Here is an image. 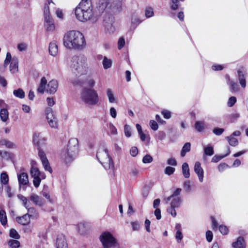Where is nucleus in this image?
<instances>
[{
    "instance_id": "f257e3e1",
    "label": "nucleus",
    "mask_w": 248,
    "mask_h": 248,
    "mask_svg": "<svg viewBox=\"0 0 248 248\" xmlns=\"http://www.w3.org/2000/svg\"><path fill=\"white\" fill-rule=\"evenodd\" d=\"M63 45L67 48L82 49L86 45L83 35L78 31H70L66 33L63 38Z\"/></svg>"
},
{
    "instance_id": "f03ea898",
    "label": "nucleus",
    "mask_w": 248,
    "mask_h": 248,
    "mask_svg": "<svg viewBox=\"0 0 248 248\" xmlns=\"http://www.w3.org/2000/svg\"><path fill=\"white\" fill-rule=\"evenodd\" d=\"M70 69L77 77L85 74L87 72V59L82 55L74 56L71 60Z\"/></svg>"
},
{
    "instance_id": "7ed1b4c3",
    "label": "nucleus",
    "mask_w": 248,
    "mask_h": 248,
    "mask_svg": "<svg viewBox=\"0 0 248 248\" xmlns=\"http://www.w3.org/2000/svg\"><path fill=\"white\" fill-rule=\"evenodd\" d=\"M90 0H81L75 9V14L80 21L84 22L90 20L92 16V10Z\"/></svg>"
},
{
    "instance_id": "20e7f679",
    "label": "nucleus",
    "mask_w": 248,
    "mask_h": 248,
    "mask_svg": "<svg viewBox=\"0 0 248 248\" xmlns=\"http://www.w3.org/2000/svg\"><path fill=\"white\" fill-rule=\"evenodd\" d=\"M78 150V141L76 138L69 140L66 149H64L61 153V157L66 163L73 160L74 157L77 155Z\"/></svg>"
},
{
    "instance_id": "39448f33",
    "label": "nucleus",
    "mask_w": 248,
    "mask_h": 248,
    "mask_svg": "<svg viewBox=\"0 0 248 248\" xmlns=\"http://www.w3.org/2000/svg\"><path fill=\"white\" fill-rule=\"evenodd\" d=\"M81 100L89 106H95L99 102V97L96 91L92 88H83L80 93Z\"/></svg>"
},
{
    "instance_id": "423d86ee",
    "label": "nucleus",
    "mask_w": 248,
    "mask_h": 248,
    "mask_svg": "<svg viewBox=\"0 0 248 248\" xmlns=\"http://www.w3.org/2000/svg\"><path fill=\"white\" fill-rule=\"evenodd\" d=\"M181 191V188H177L172 195L164 199L165 203L166 204L168 203L171 200L170 206L167 209V211L173 217L176 216V212L175 208L179 207L181 203V198L179 196Z\"/></svg>"
},
{
    "instance_id": "0eeeda50",
    "label": "nucleus",
    "mask_w": 248,
    "mask_h": 248,
    "mask_svg": "<svg viewBox=\"0 0 248 248\" xmlns=\"http://www.w3.org/2000/svg\"><path fill=\"white\" fill-rule=\"evenodd\" d=\"M96 157L106 170L113 169L114 168L113 161L106 147L99 149L96 153Z\"/></svg>"
},
{
    "instance_id": "6e6552de",
    "label": "nucleus",
    "mask_w": 248,
    "mask_h": 248,
    "mask_svg": "<svg viewBox=\"0 0 248 248\" xmlns=\"http://www.w3.org/2000/svg\"><path fill=\"white\" fill-rule=\"evenodd\" d=\"M99 240L103 248H115L118 246L116 238L108 231L102 232L99 236Z\"/></svg>"
},
{
    "instance_id": "1a4fd4ad",
    "label": "nucleus",
    "mask_w": 248,
    "mask_h": 248,
    "mask_svg": "<svg viewBox=\"0 0 248 248\" xmlns=\"http://www.w3.org/2000/svg\"><path fill=\"white\" fill-rule=\"evenodd\" d=\"M114 22V17L112 15L108 13L104 15L102 24L106 31L110 34L113 33L115 31V28L113 25Z\"/></svg>"
},
{
    "instance_id": "9d476101",
    "label": "nucleus",
    "mask_w": 248,
    "mask_h": 248,
    "mask_svg": "<svg viewBox=\"0 0 248 248\" xmlns=\"http://www.w3.org/2000/svg\"><path fill=\"white\" fill-rule=\"evenodd\" d=\"M46 139L43 137L40 132H35L33 134L32 142L33 144L37 147L38 152L42 150L46 145Z\"/></svg>"
},
{
    "instance_id": "9b49d317",
    "label": "nucleus",
    "mask_w": 248,
    "mask_h": 248,
    "mask_svg": "<svg viewBox=\"0 0 248 248\" xmlns=\"http://www.w3.org/2000/svg\"><path fill=\"white\" fill-rule=\"evenodd\" d=\"M46 119L49 125L53 128H56L58 126L57 121L53 114L51 108H48L46 110Z\"/></svg>"
},
{
    "instance_id": "f8f14e48",
    "label": "nucleus",
    "mask_w": 248,
    "mask_h": 248,
    "mask_svg": "<svg viewBox=\"0 0 248 248\" xmlns=\"http://www.w3.org/2000/svg\"><path fill=\"white\" fill-rule=\"evenodd\" d=\"M38 156L42 161V163L45 170L49 171L50 173H52V169L50 166L48 160L46 158L45 153L43 150H40L39 152H38Z\"/></svg>"
},
{
    "instance_id": "ddd939ff",
    "label": "nucleus",
    "mask_w": 248,
    "mask_h": 248,
    "mask_svg": "<svg viewBox=\"0 0 248 248\" xmlns=\"http://www.w3.org/2000/svg\"><path fill=\"white\" fill-rule=\"evenodd\" d=\"M31 176L33 178V183L35 187H38L40 184V179L39 178L40 171L36 167H32L30 171Z\"/></svg>"
},
{
    "instance_id": "4468645a",
    "label": "nucleus",
    "mask_w": 248,
    "mask_h": 248,
    "mask_svg": "<svg viewBox=\"0 0 248 248\" xmlns=\"http://www.w3.org/2000/svg\"><path fill=\"white\" fill-rule=\"evenodd\" d=\"M56 246L57 248H68L65 237L63 234H61L58 235Z\"/></svg>"
},
{
    "instance_id": "2eb2a0df",
    "label": "nucleus",
    "mask_w": 248,
    "mask_h": 248,
    "mask_svg": "<svg viewBox=\"0 0 248 248\" xmlns=\"http://www.w3.org/2000/svg\"><path fill=\"white\" fill-rule=\"evenodd\" d=\"M194 169L195 172L198 176L200 182H202L203 180V170L200 162L197 161L195 162Z\"/></svg>"
},
{
    "instance_id": "dca6fc26",
    "label": "nucleus",
    "mask_w": 248,
    "mask_h": 248,
    "mask_svg": "<svg viewBox=\"0 0 248 248\" xmlns=\"http://www.w3.org/2000/svg\"><path fill=\"white\" fill-rule=\"evenodd\" d=\"M58 87V81L56 80H52L48 82L46 91L50 94H54L57 91Z\"/></svg>"
},
{
    "instance_id": "f3484780",
    "label": "nucleus",
    "mask_w": 248,
    "mask_h": 248,
    "mask_svg": "<svg viewBox=\"0 0 248 248\" xmlns=\"http://www.w3.org/2000/svg\"><path fill=\"white\" fill-rule=\"evenodd\" d=\"M45 18V27L48 31H52L55 30V25L53 20L50 16Z\"/></svg>"
},
{
    "instance_id": "a211bd4d",
    "label": "nucleus",
    "mask_w": 248,
    "mask_h": 248,
    "mask_svg": "<svg viewBox=\"0 0 248 248\" xmlns=\"http://www.w3.org/2000/svg\"><path fill=\"white\" fill-rule=\"evenodd\" d=\"M237 72L239 83L243 88H245L246 86V73L240 69L238 70Z\"/></svg>"
},
{
    "instance_id": "6ab92c4d",
    "label": "nucleus",
    "mask_w": 248,
    "mask_h": 248,
    "mask_svg": "<svg viewBox=\"0 0 248 248\" xmlns=\"http://www.w3.org/2000/svg\"><path fill=\"white\" fill-rule=\"evenodd\" d=\"M30 199L36 205L42 206L44 204V201L36 194H31L30 197Z\"/></svg>"
},
{
    "instance_id": "aec40b11",
    "label": "nucleus",
    "mask_w": 248,
    "mask_h": 248,
    "mask_svg": "<svg viewBox=\"0 0 248 248\" xmlns=\"http://www.w3.org/2000/svg\"><path fill=\"white\" fill-rule=\"evenodd\" d=\"M31 218L28 214H26L22 217H17L16 221L22 225H27L30 222Z\"/></svg>"
},
{
    "instance_id": "412c9836",
    "label": "nucleus",
    "mask_w": 248,
    "mask_h": 248,
    "mask_svg": "<svg viewBox=\"0 0 248 248\" xmlns=\"http://www.w3.org/2000/svg\"><path fill=\"white\" fill-rule=\"evenodd\" d=\"M233 248H246V244L244 239L242 236L237 238V240L232 243Z\"/></svg>"
},
{
    "instance_id": "4be33fe9",
    "label": "nucleus",
    "mask_w": 248,
    "mask_h": 248,
    "mask_svg": "<svg viewBox=\"0 0 248 248\" xmlns=\"http://www.w3.org/2000/svg\"><path fill=\"white\" fill-rule=\"evenodd\" d=\"M19 185H27L29 183L28 175L26 173L22 172L18 175Z\"/></svg>"
},
{
    "instance_id": "5701e85b",
    "label": "nucleus",
    "mask_w": 248,
    "mask_h": 248,
    "mask_svg": "<svg viewBox=\"0 0 248 248\" xmlns=\"http://www.w3.org/2000/svg\"><path fill=\"white\" fill-rule=\"evenodd\" d=\"M18 61L16 57H13L10 65V71L12 73L18 71Z\"/></svg>"
},
{
    "instance_id": "b1692460",
    "label": "nucleus",
    "mask_w": 248,
    "mask_h": 248,
    "mask_svg": "<svg viewBox=\"0 0 248 248\" xmlns=\"http://www.w3.org/2000/svg\"><path fill=\"white\" fill-rule=\"evenodd\" d=\"M58 51V45L56 43L55 41L50 42L49 46V54L53 56H55L57 54Z\"/></svg>"
},
{
    "instance_id": "393cba45",
    "label": "nucleus",
    "mask_w": 248,
    "mask_h": 248,
    "mask_svg": "<svg viewBox=\"0 0 248 248\" xmlns=\"http://www.w3.org/2000/svg\"><path fill=\"white\" fill-rule=\"evenodd\" d=\"M0 145H4L7 148L10 149L16 148L17 147L15 143L5 139H2L0 140Z\"/></svg>"
},
{
    "instance_id": "a878e982",
    "label": "nucleus",
    "mask_w": 248,
    "mask_h": 248,
    "mask_svg": "<svg viewBox=\"0 0 248 248\" xmlns=\"http://www.w3.org/2000/svg\"><path fill=\"white\" fill-rule=\"evenodd\" d=\"M47 83V80L45 77H43L41 79L40 84L37 89L38 93L42 94L44 93L46 89V86Z\"/></svg>"
},
{
    "instance_id": "bb28decb",
    "label": "nucleus",
    "mask_w": 248,
    "mask_h": 248,
    "mask_svg": "<svg viewBox=\"0 0 248 248\" xmlns=\"http://www.w3.org/2000/svg\"><path fill=\"white\" fill-rule=\"evenodd\" d=\"M0 118L3 122H6L9 118V112L5 108L0 110Z\"/></svg>"
},
{
    "instance_id": "cd10ccee",
    "label": "nucleus",
    "mask_w": 248,
    "mask_h": 248,
    "mask_svg": "<svg viewBox=\"0 0 248 248\" xmlns=\"http://www.w3.org/2000/svg\"><path fill=\"white\" fill-rule=\"evenodd\" d=\"M182 172L184 176L186 178H188L190 177L189 169L187 163H184L182 166Z\"/></svg>"
},
{
    "instance_id": "c85d7f7f",
    "label": "nucleus",
    "mask_w": 248,
    "mask_h": 248,
    "mask_svg": "<svg viewBox=\"0 0 248 248\" xmlns=\"http://www.w3.org/2000/svg\"><path fill=\"white\" fill-rule=\"evenodd\" d=\"M191 149V144L190 142L186 143L183 146L181 152V155L184 157L186 155V153L189 152Z\"/></svg>"
},
{
    "instance_id": "c756f323",
    "label": "nucleus",
    "mask_w": 248,
    "mask_h": 248,
    "mask_svg": "<svg viewBox=\"0 0 248 248\" xmlns=\"http://www.w3.org/2000/svg\"><path fill=\"white\" fill-rule=\"evenodd\" d=\"M229 82L228 83L229 85L230 90L232 92H235L238 91V88L236 83L233 81L230 80L229 78H228Z\"/></svg>"
},
{
    "instance_id": "7c9ffc66",
    "label": "nucleus",
    "mask_w": 248,
    "mask_h": 248,
    "mask_svg": "<svg viewBox=\"0 0 248 248\" xmlns=\"http://www.w3.org/2000/svg\"><path fill=\"white\" fill-rule=\"evenodd\" d=\"M226 139L228 140L229 144L232 146H236L238 144V141L237 139L232 137V136L226 137Z\"/></svg>"
},
{
    "instance_id": "2f4dec72",
    "label": "nucleus",
    "mask_w": 248,
    "mask_h": 248,
    "mask_svg": "<svg viewBox=\"0 0 248 248\" xmlns=\"http://www.w3.org/2000/svg\"><path fill=\"white\" fill-rule=\"evenodd\" d=\"M14 95L16 97L22 99L25 97V93L22 89L19 88L15 90L13 92Z\"/></svg>"
},
{
    "instance_id": "473e14b6",
    "label": "nucleus",
    "mask_w": 248,
    "mask_h": 248,
    "mask_svg": "<svg viewBox=\"0 0 248 248\" xmlns=\"http://www.w3.org/2000/svg\"><path fill=\"white\" fill-rule=\"evenodd\" d=\"M0 220L2 225H5L7 223V217L6 212L3 210L0 211Z\"/></svg>"
},
{
    "instance_id": "72a5a7b5",
    "label": "nucleus",
    "mask_w": 248,
    "mask_h": 248,
    "mask_svg": "<svg viewBox=\"0 0 248 248\" xmlns=\"http://www.w3.org/2000/svg\"><path fill=\"white\" fill-rule=\"evenodd\" d=\"M204 123L201 121H196L195 124V128L199 132H202L204 129Z\"/></svg>"
},
{
    "instance_id": "f704fd0d",
    "label": "nucleus",
    "mask_w": 248,
    "mask_h": 248,
    "mask_svg": "<svg viewBox=\"0 0 248 248\" xmlns=\"http://www.w3.org/2000/svg\"><path fill=\"white\" fill-rule=\"evenodd\" d=\"M28 210V213L30 217H37V213L35 209L33 207H30V206L26 208Z\"/></svg>"
},
{
    "instance_id": "c9c22d12",
    "label": "nucleus",
    "mask_w": 248,
    "mask_h": 248,
    "mask_svg": "<svg viewBox=\"0 0 248 248\" xmlns=\"http://www.w3.org/2000/svg\"><path fill=\"white\" fill-rule=\"evenodd\" d=\"M103 65L104 69H108L111 66L112 61L110 59H108L106 57H104L103 61Z\"/></svg>"
},
{
    "instance_id": "e433bc0d",
    "label": "nucleus",
    "mask_w": 248,
    "mask_h": 248,
    "mask_svg": "<svg viewBox=\"0 0 248 248\" xmlns=\"http://www.w3.org/2000/svg\"><path fill=\"white\" fill-rule=\"evenodd\" d=\"M214 154L213 147L211 146L205 147L204 149V155L211 156Z\"/></svg>"
},
{
    "instance_id": "4c0bfd02",
    "label": "nucleus",
    "mask_w": 248,
    "mask_h": 248,
    "mask_svg": "<svg viewBox=\"0 0 248 248\" xmlns=\"http://www.w3.org/2000/svg\"><path fill=\"white\" fill-rule=\"evenodd\" d=\"M50 3H53L52 0H47V3H46L44 7V17L46 16H50V12H49V8L48 5L50 4Z\"/></svg>"
},
{
    "instance_id": "58836bf2",
    "label": "nucleus",
    "mask_w": 248,
    "mask_h": 248,
    "mask_svg": "<svg viewBox=\"0 0 248 248\" xmlns=\"http://www.w3.org/2000/svg\"><path fill=\"white\" fill-rule=\"evenodd\" d=\"M9 178L6 172H2L0 175V182L2 185H6L8 183Z\"/></svg>"
},
{
    "instance_id": "ea45409f",
    "label": "nucleus",
    "mask_w": 248,
    "mask_h": 248,
    "mask_svg": "<svg viewBox=\"0 0 248 248\" xmlns=\"http://www.w3.org/2000/svg\"><path fill=\"white\" fill-rule=\"evenodd\" d=\"M183 187L186 192H190L192 188L191 182L189 180L185 181L183 183Z\"/></svg>"
},
{
    "instance_id": "a19ab883",
    "label": "nucleus",
    "mask_w": 248,
    "mask_h": 248,
    "mask_svg": "<svg viewBox=\"0 0 248 248\" xmlns=\"http://www.w3.org/2000/svg\"><path fill=\"white\" fill-rule=\"evenodd\" d=\"M108 0H100L99 2V7L101 10H104L108 6Z\"/></svg>"
},
{
    "instance_id": "79ce46f5",
    "label": "nucleus",
    "mask_w": 248,
    "mask_h": 248,
    "mask_svg": "<svg viewBox=\"0 0 248 248\" xmlns=\"http://www.w3.org/2000/svg\"><path fill=\"white\" fill-rule=\"evenodd\" d=\"M9 235L11 237L18 239L20 238V235L14 229H11L10 231Z\"/></svg>"
},
{
    "instance_id": "37998d69",
    "label": "nucleus",
    "mask_w": 248,
    "mask_h": 248,
    "mask_svg": "<svg viewBox=\"0 0 248 248\" xmlns=\"http://www.w3.org/2000/svg\"><path fill=\"white\" fill-rule=\"evenodd\" d=\"M18 198L19 199H20L21 201L23 202V204L24 206L26 208H28V207L29 206V203L30 202H28V199L26 197L23 195H18Z\"/></svg>"
},
{
    "instance_id": "c03bdc74",
    "label": "nucleus",
    "mask_w": 248,
    "mask_h": 248,
    "mask_svg": "<svg viewBox=\"0 0 248 248\" xmlns=\"http://www.w3.org/2000/svg\"><path fill=\"white\" fill-rule=\"evenodd\" d=\"M8 245L12 248H17L20 246V243L18 241L16 240H10L8 242Z\"/></svg>"
},
{
    "instance_id": "a18cd8bd",
    "label": "nucleus",
    "mask_w": 248,
    "mask_h": 248,
    "mask_svg": "<svg viewBox=\"0 0 248 248\" xmlns=\"http://www.w3.org/2000/svg\"><path fill=\"white\" fill-rule=\"evenodd\" d=\"M107 95L108 97L109 102L114 103L115 102V99L111 90L110 89H108L107 90Z\"/></svg>"
},
{
    "instance_id": "49530a36",
    "label": "nucleus",
    "mask_w": 248,
    "mask_h": 248,
    "mask_svg": "<svg viewBox=\"0 0 248 248\" xmlns=\"http://www.w3.org/2000/svg\"><path fill=\"white\" fill-rule=\"evenodd\" d=\"M42 195L45 197L49 202H52V200L50 199L49 193L47 191V187H44L41 192Z\"/></svg>"
},
{
    "instance_id": "de8ad7c7",
    "label": "nucleus",
    "mask_w": 248,
    "mask_h": 248,
    "mask_svg": "<svg viewBox=\"0 0 248 248\" xmlns=\"http://www.w3.org/2000/svg\"><path fill=\"white\" fill-rule=\"evenodd\" d=\"M175 170V169L174 168L168 166L165 169L164 173L167 175H170L174 173Z\"/></svg>"
},
{
    "instance_id": "09e8293b",
    "label": "nucleus",
    "mask_w": 248,
    "mask_h": 248,
    "mask_svg": "<svg viewBox=\"0 0 248 248\" xmlns=\"http://www.w3.org/2000/svg\"><path fill=\"white\" fill-rule=\"evenodd\" d=\"M153 160V158L150 155H145L142 158V162L143 163H150Z\"/></svg>"
},
{
    "instance_id": "8fccbe9b",
    "label": "nucleus",
    "mask_w": 248,
    "mask_h": 248,
    "mask_svg": "<svg viewBox=\"0 0 248 248\" xmlns=\"http://www.w3.org/2000/svg\"><path fill=\"white\" fill-rule=\"evenodd\" d=\"M0 156L3 159L8 160L11 158V154L6 151H0Z\"/></svg>"
},
{
    "instance_id": "3c124183",
    "label": "nucleus",
    "mask_w": 248,
    "mask_h": 248,
    "mask_svg": "<svg viewBox=\"0 0 248 248\" xmlns=\"http://www.w3.org/2000/svg\"><path fill=\"white\" fill-rule=\"evenodd\" d=\"M124 134L126 137H130L131 136V128L129 125L125 124L124 127Z\"/></svg>"
},
{
    "instance_id": "603ef678",
    "label": "nucleus",
    "mask_w": 248,
    "mask_h": 248,
    "mask_svg": "<svg viewBox=\"0 0 248 248\" xmlns=\"http://www.w3.org/2000/svg\"><path fill=\"white\" fill-rule=\"evenodd\" d=\"M154 15L153 9L151 7L147 8L145 10V16L147 18L153 16Z\"/></svg>"
},
{
    "instance_id": "864d4df0",
    "label": "nucleus",
    "mask_w": 248,
    "mask_h": 248,
    "mask_svg": "<svg viewBox=\"0 0 248 248\" xmlns=\"http://www.w3.org/2000/svg\"><path fill=\"white\" fill-rule=\"evenodd\" d=\"M108 128L109 129L111 134L115 135L117 134V129L112 124H111V123L109 124Z\"/></svg>"
},
{
    "instance_id": "5fc2aeb1",
    "label": "nucleus",
    "mask_w": 248,
    "mask_h": 248,
    "mask_svg": "<svg viewBox=\"0 0 248 248\" xmlns=\"http://www.w3.org/2000/svg\"><path fill=\"white\" fill-rule=\"evenodd\" d=\"M229 117L232 122H233L235 120L240 117V114L237 112H234L230 114Z\"/></svg>"
},
{
    "instance_id": "6e6d98bb",
    "label": "nucleus",
    "mask_w": 248,
    "mask_h": 248,
    "mask_svg": "<svg viewBox=\"0 0 248 248\" xmlns=\"http://www.w3.org/2000/svg\"><path fill=\"white\" fill-rule=\"evenodd\" d=\"M125 45V40L124 37H120L118 42V48L119 50L121 49Z\"/></svg>"
},
{
    "instance_id": "4d7b16f0",
    "label": "nucleus",
    "mask_w": 248,
    "mask_h": 248,
    "mask_svg": "<svg viewBox=\"0 0 248 248\" xmlns=\"http://www.w3.org/2000/svg\"><path fill=\"white\" fill-rule=\"evenodd\" d=\"M236 102V98L234 96H232L229 98L228 101V106L230 107H232Z\"/></svg>"
},
{
    "instance_id": "13d9d810",
    "label": "nucleus",
    "mask_w": 248,
    "mask_h": 248,
    "mask_svg": "<svg viewBox=\"0 0 248 248\" xmlns=\"http://www.w3.org/2000/svg\"><path fill=\"white\" fill-rule=\"evenodd\" d=\"M230 153V151L229 150V152L228 154H227L226 155L223 156H217L215 155L213 156V157L212 159V162H217L219 160H220L221 159H222L224 157L228 155H229Z\"/></svg>"
},
{
    "instance_id": "bf43d9fd",
    "label": "nucleus",
    "mask_w": 248,
    "mask_h": 248,
    "mask_svg": "<svg viewBox=\"0 0 248 248\" xmlns=\"http://www.w3.org/2000/svg\"><path fill=\"white\" fill-rule=\"evenodd\" d=\"M219 230L223 235L227 234L228 232V229L226 226L220 225L219 227Z\"/></svg>"
},
{
    "instance_id": "052dcab7",
    "label": "nucleus",
    "mask_w": 248,
    "mask_h": 248,
    "mask_svg": "<svg viewBox=\"0 0 248 248\" xmlns=\"http://www.w3.org/2000/svg\"><path fill=\"white\" fill-rule=\"evenodd\" d=\"M141 22V20H140L138 17L136 16H132L131 19V23L133 25H135L136 27L140 24Z\"/></svg>"
},
{
    "instance_id": "680f3d73",
    "label": "nucleus",
    "mask_w": 248,
    "mask_h": 248,
    "mask_svg": "<svg viewBox=\"0 0 248 248\" xmlns=\"http://www.w3.org/2000/svg\"><path fill=\"white\" fill-rule=\"evenodd\" d=\"M224 131V129L223 128L217 127L213 129V132L216 135L219 136L223 133Z\"/></svg>"
},
{
    "instance_id": "e2e57ef3",
    "label": "nucleus",
    "mask_w": 248,
    "mask_h": 248,
    "mask_svg": "<svg viewBox=\"0 0 248 248\" xmlns=\"http://www.w3.org/2000/svg\"><path fill=\"white\" fill-rule=\"evenodd\" d=\"M213 233L211 231H207L206 232V239L208 242H210L213 240Z\"/></svg>"
},
{
    "instance_id": "0e129e2a",
    "label": "nucleus",
    "mask_w": 248,
    "mask_h": 248,
    "mask_svg": "<svg viewBox=\"0 0 248 248\" xmlns=\"http://www.w3.org/2000/svg\"><path fill=\"white\" fill-rule=\"evenodd\" d=\"M150 125L151 128L154 131L157 130L158 128V124L154 120L150 121Z\"/></svg>"
},
{
    "instance_id": "69168bd1",
    "label": "nucleus",
    "mask_w": 248,
    "mask_h": 248,
    "mask_svg": "<svg viewBox=\"0 0 248 248\" xmlns=\"http://www.w3.org/2000/svg\"><path fill=\"white\" fill-rule=\"evenodd\" d=\"M183 236L181 231H176L175 238L178 243H180L183 239Z\"/></svg>"
},
{
    "instance_id": "338daca9",
    "label": "nucleus",
    "mask_w": 248,
    "mask_h": 248,
    "mask_svg": "<svg viewBox=\"0 0 248 248\" xmlns=\"http://www.w3.org/2000/svg\"><path fill=\"white\" fill-rule=\"evenodd\" d=\"M167 164L170 165L176 166L177 165V161L173 157H171L167 160Z\"/></svg>"
},
{
    "instance_id": "774afa93",
    "label": "nucleus",
    "mask_w": 248,
    "mask_h": 248,
    "mask_svg": "<svg viewBox=\"0 0 248 248\" xmlns=\"http://www.w3.org/2000/svg\"><path fill=\"white\" fill-rule=\"evenodd\" d=\"M131 225L133 231H138L140 229V225L138 221L132 222Z\"/></svg>"
}]
</instances>
